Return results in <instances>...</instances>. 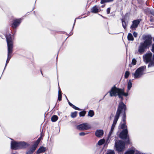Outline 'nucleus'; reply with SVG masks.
I'll list each match as a JSON object with an SVG mask.
<instances>
[{"label": "nucleus", "mask_w": 154, "mask_h": 154, "mask_svg": "<svg viewBox=\"0 0 154 154\" xmlns=\"http://www.w3.org/2000/svg\"><path fill=\"white\" fill-rule=\"evenodd\" d=\"M136 63H137L136 60L134 58L132 60V63H131L132 64L134 65H135L136 64Z\"/></svg>", "instance_id": "nucleus-32"}, {"label": "nucleus", "mask_w": 154, "mask_h": 154, "mask_svg": "<svg viewBox=\"0 0 154 154\" xmlns=\"http://www.w3.org/2000/svg\"><path fill=\"white\" fill-rule=\"evenodd\" d=\"M72 107L73 108H74V109H75L77 110H80V109L79 108L76 107V106H75L74 105H73V106H72Z\"/></svg>", "instance_id": "nucleus-37"}, {"label": "nucleus", "mask_w": 154, "mask_h": 154, "mask_svg": "<svg viewBox=\"0 0 154 154\" xmlns=\"http://www.w3.org/2000/svg\"><path fill=\"white\" fill-rule=\"evenodd\" d=\"M125 108L124 104L122 102H120L119 104V106H118V107L115 117L110 131L108 135L107 139L106 141V143H109V139L111 138V136L113 133L115 126L119 118L121 111L122 110L125 109Z\"/></svg>", "instance_id": "nucleus-1"}, {"label": "nucleus", "mask_w": 154, "mask_h": 154, "mask_svg": "<svg viewBox=\"0 0 154 154\" xmlns=\"http://www.w3.org/2000/svg\"><path fill=\"white\" fill-rule=\"evenodd\" d=\"M75 21H74V23H75ZM74 24H75V23H74Z\"/></svg>", "instance_id": "nucleus-48"}, {"label": "nucleus", "mask_w": 154, "mask_h": 154, "mask_svg": "<svg viewBox=\"0 0 154 154\" xmlns=\"http://www.w3.org/2000/svg\"><path fill=\"white\" fill-rule=\"evenodd\" d=\"M145 41L141 42L138 48L137 51L136 52V54H143L145 51V50L152 43V38L150 36H146L145 38Z\"/></svg>", "instance_id": "nucleus-2"}, {"label": "nucleus", "mask_w": 154, "mask_h": 154, "mask_svg": "<svg viewBox=\"0 0 154 154\" xmlns=\"http://www.w3.org/2000/svg\"><path fill=\"white\" fill-rule=\"evenodd\" d=\"M110 8H108L107 9L106 11L107 14H109L110 13Z\"/></svg>", "instance_id": "nucleus-40"}, {"label": "nucleus", "mask_w": 154, "mask_h": 154, "mask_svg": "<svg viewBox=\"0 0 154 154\" xmlns=\"http://www.w3.org/2000/svg\"><path fill=\"white\" fill-rule=\"evenodd\" d=\"M35 149V148L31 149L30 150L27 151L26 152V154H32Z\"/></svg>", "instance_id": "nucleus-25"}, {"label": "nucleus", "mask_w": 154, "mask_h": 154, "mask_svg": "<svg viewBox=\"0 0 154 154\" xmlns=\"http://www.w3.org/2000/svg\"><path fill=\"white\" fill-rule=\"evenodd\" d=\"M19 142H12L11 144V148L15 149H19Z\"/></svg>", "instance_id": "nucleus-11"}, {"label": "nucleus", "mask_w": 154, "mask_h": 154, "mask_svg": "<svg viewBox=\"0 0 154 154\" xmlns=\"http://www.w3.org/2000/svg\"><path fill=\"white\" fill-rule=\"evenodd\" d=\"M113 0H101L100 2L101 4H103L106 2H111Z\"/></svg>", "instance_id": "nucleus-29"}, {"label": "nucleus", "mask_w": 154, "mask_h": 154, "mask_svg": "<svg viewBox=\"0 0 154 154\" xmlns=\"http://www.w3.org/2000/svg\"><path fill=\"white\" fill-rule=\"evenodd\" d=\"M103 133L104 132L103 130H97L96 131L95 134L97 137H100L103 136Z\"/></svg>", "instance_id": "nucleus-13"}, {"label": "nucleus", "mask_w": 154, "mask_h": 154, "mask_svg": "<svg viewBox=\"0 0 154 154\" xmlns=\"http://www.w3.org/2000/svg\"><path fill=\"white\" fill-rule=\"evenodd\" d=\"M153 60H154V55H153Z\"/></svg>", "instance_id": "nucleus-47"}, {"label": "nucleus", "mask_w": 154, "mask_h": 154, "mask_svg": "<svg viewBox=\"0 0 154 154\" xmlns=\"http://www.w3.org/2000/svg\"><path fill=\"white\" fill-rule=\"evenodd\" d=\"M47 150L46 148L43 146L40 147L37 151V154L42 153Z\"/></svg>", "instance_id": "nucleus-16"}, {"label": "nucleus", "mask_w": 154, "mask_h": 154, "mask_svg": "<svg viewBox=\"0 0 154 154\" xmlns=\"http://www.w3.org/2000/svg\"><path fill=\"white\" fill-rule=\"evenodd\" d=\"M58 117L56 115L53 116L51 118V120L53 122H55L57 120Z\"/></svg>", "instance_id": "nucleus-23"}, {"label": "nucleus", "mask_w": 154, "mask_h": 154, "mask_svg": "<svg viewBox=\"0 0 154 154\" xmlns=\"http://www.w3.org/2000/svg\"><path fill=\"white\" fill-rule=\"evenodd\" d=\"M135 154H143L140 152V151H136Z\"/></svg>", "instance_id": "nucleus-39"}, {"label": "nucleus", "mask_w": 154, "mask_h": 154, "mask_svg": "<svg viewBox=\"0 0 154 154\" xmlns=\"http://www.w3.org/2000/svg\"><path fill=\"white\" fill-rule=\"evenodd\" d=\"M135 152V149H130L126 151L125 154H134Z\"/></svg>", "instance_id": "nucleus-20"}, {"label": "nucleus", "mask_w": 154, "mask_h": 154, "mask_svg": "<svg viewBox=\"0 0 154 154\" xmlns=\"http://www.w3.org/2000/svg\"><path fill=\"white\" fill-rule=\"evenodd\" d=\"M12 51L13 50H8V58L6 61L5 67L9 62V60L11 57V54L12 53Z\"/></svg>", "instance_id": "nucleus-14"}, {"label": "nucleus", "mask_w": 154, "mask_h": 154, "mask_svg": "<svg viewBox=\"0 0 154 154\" xmlns=\"http://www.w3.org/2000/svg\"><path fill=\"white\" fill-rule=\"evenodd\" d=\"M86 113V112L85 111H83L80 112L79 113V116H85Z\"/></svg>", "instance_id": "nucleus-28"}, {"label": "nucleus", "mask_w": 154, "mask_h": 154, "mask_svg": "<svg viewBox=\"0 0 154 154\" xmlns=\"http://www.w3.org/2000/svg\"><path fill=\"white\" fill-rule=\"evenodd\" d=\"M88 133H84V132H81L79 133V135L80 136H84L85 135H86Z\"/></svg>", "instance_id": "nucleus-35"}, {"label": "nucleus", "mask_w": 154, "mask_h": 154, "mask_svg": "<svg viewBox=\"0 0 154 154\" xmlns=\"http://www.w3.org/2000/svg\"><path fill=\"white\" fill-rule=\"evenodd\" d=\"M129 74H130V73H129V72H128V71H126L125 72V78H127L129 76Z\"/></svg>", "instance_id": "nucleus-30"}, {"label": "nucleus", "mask_w": 154, "mask_h": 154, "mask_svg": "<svg viewBox=\"0 0 154 154\" xmlns=\"http://www.w3.org/2000/svg\"><path fill=\"white\" fill-rule=\"evenodd\" d=\"M125 142L121 140L119 142H116L115 146L116 150L119 152H121L123 151L125 147Z\"/></svg>", "instance_id": "nucleus-5"}, {"label": "nucleus", "mask_w": 154, "mask_h": 154, "mask_svg": "<svg viewBox=\"0 0 154 154\" xmlns=\"http://www.w3.org/2000/svg\"><path fill=\"white\" fill-rule=\"evenodd\" d=\"M19 149L25 148L28 146V145L24 141L19 142Z\"/></svg>", "instance_id": "nucleus-12"}, {"label": "nucleus", "mask_w": 154, "mask_h": 154, "mask_svg": "<svg viewBox=\"0 0 154 154\" xmlns=\"http://www.w3.org/2000/svg\"><path fill=\"white\" fill-rule=\"evenodd\" d=\"M77 112H72L71 114V117L72 118L76 117L77 116Z\"/></svg>", "instance_id": "nucleus-27"}, {"label": "nucleus", "mask_w": 154, "mask_h": 154, "mask_svg": "<svg viewBox=\"0 0 154 154\" xmlns=\"http://www.w3.org/2000/svg\"><path fill=\"white\" fill-rule=\"evenodd\" d=\"M129 66L130 67H131L132 66L131 65L129 64Z\"/></svg>", "instance_id": "nucleus-46"}, {"label": "nucleus", "mask_w": 154, "mask_h": 154, "mask_svg": "<svg viewBox=\"0 0 154 154\" xmlns=\"http://www.w3.org/2000/svg\"><path fill=\"white\" fill-rule=\"evenodd\" d=\"M128 40L130 41H133L134 40V38L132 34L131 33H129L127 36Z\"/></svg>", "instance_id": "nucleus-21"}, {"label": "nucleus", "mask_w": 154, "mask_h": 154, "mask_svg": "<svg viewBox=\"0 0 154 154\" xmlns=\"http://www.w3.org/2000/svg\"><path fill=\"white\" fill-rule=\"evenodd\" d=\"M132 86V83L131 82V80H130L128 83V89L127 90V92L126 93H128V92L131 88Z\"/></svg>", "instance_id": "nucleus-18"}, {"label": "nucleus", "mask_w": 154, "mask_h": 154, "mask_svg": "<svg viewBox=\"0 0 154 154\" xmlns=\"http://www.w3.org/2000/svg\"><path fill=\"white\" fill-rule=\"evenodd\" d=\"M68 103H69V105H70V106H71L72 107L73 105L71 103H70L69 102V101L68 100Z\"/></svg>", "instance_id": "nucleus-44"}, {"label": "nucleus", "mask_w": 154, "mask_h": 154, "mask_svg": "<svg viewBox=\"0 0 154 154\" xmlns=\"http://www.w3.org/2000/svg\"><path fill=\"white\" fill-rule=\"evenodd\" d=\"M8 46V50H13V42L12 41L11 35H7L6 36Z\"/></svg>", "instance_id": "nucleus-6"}, {"label": "nucleus", "mask_w": 154, "mask_h": 154, "mask_svg": "<svg viewBox=\"0 0 154 154\" xmlns=\"http://www.w3.org/2000/svg\"><path fill=\"white\" fill-rule=\"evenodd\" d=\"M124 105L125 106V109L121 110L120 113L122 112H124L123 117V123H125V120H126V116H125V110H126V105L125 104H124Z\"/></svg>", "instance_id": "nucleus-19"}, {"label": "nucleus", "mask_w": 154, "mask_h": 154, "mask_svg": "<svg viewBox=\"0 0 154 154\" xmlns=\"http://www.w3.org/2000/svg\"><path fill=\"white\" fill-rule=\"evenodd\" d=\"M140 22L139 20H134L133 22V23L131 27V28L132 29L133 28H135L138 26Z\"/></svg>", "instance_id": "nucleus-15"}, {"label": "nucleus", "mask_w": 154, "mask_h": 154, "mask_svg": "<svg viewBox=\"0 0 154 154\" xmlns=\"http://www.w3.org/2000/svg\"><path fill=\"white\" fill-rule=\"evenodd\" d=\"M127 126L126 125L125 123L122 124L121 126V128L122 129L125 128H126Z\"/></svg>", "instance_id": "nucleus-34"}, {"label": "nucleus", "mask_w": 154, "mask_h": 154, "mask_svg": "<svg viewBox=\"0 0 154 154\" xmlns=\"http://www.w3.org/2000/svg\"><path fill=\"white\" fill-rule=\"evenodd\" d=\"M109 93L110 96L111 97L113 96L116 97L118 95L119 98H121V101L119 102V105L121 102H122L124 104L122 101L123 99V96H124L126 97L128 95V93H125L124 92L123 89L118 88L115 86L112 88Z\"/></svg>", "instance_id": "nucleus-3"}, {"label": "nucleus", "mask_w": 154, "mask_h": 154, "mask_svg": "<svg viewBox=\"0 0 154 154\" xmlns=\"http://www.w3.org/2000/svg\"><path fill=\"white\" fill-rule=\"evenodd\" d=\"M21 21V19H18L14 20L12 25V27L14 28H16L20 23Z\"/></svg>", "instance_id": "nucleus-10"}, {"label": "nucleus", "mask_w": 154, "mask_h": 154, "mask_svg": "<svg viewBox=\"0 0 154 154\" xmlns=\"http://www.w3.org/2000/svg\"><path fill=\"white\" fill-rule=\"evenodd\" d=\"M62 98V94L61 92L60 89L58 91V100L59 101L61 100Z\"/></svg>", "instance_id": "nucleus-24"}, {"label": "nucleus", "mask_w": 154, "mask_h": 154, "mask_svg": "<svg viewBox=\"0 0 154 154\" xmlns=\"http://www.w3.org/2000/svg\"><path fill=\"white\" fill-rule=\"evenodd\" d=\"M128 131L127 129H125L123 130L120 134V137L122 139H125L127 137Z\"/></svg>", "instance_id": "nucleus-9"}, {"label": "nucleus", "mask_w": 154, "mask_h": 154, "mask_svg": "<svg viewBox=\"0 0 154 154\" xmlns=\"http://www.w3.org/2000/svg\"><path fill=\"white\" fill-rule=\"evenodd\" d=\"M146 69L145 66H142L138 68L136 70L135 73L133 74L134 78L135 79H137L141 77L144 74V72Z\"/></svg>", "instance_id": "nucleus-4"}, {"label": "nucleus", "mask_w": 154, "mask_h": 154, "mask_svg": "<svg viewBox=\"0 0 154 154\" xmlns=\"http://www.w3.org/2000/svg\"><path fill=\"white\" fill-rule=\"evenodd\" d=\"M100 11L99 9L97 6H95L93 7L91 9V12L94 13H97Z\"/></svg>", "instance_id": "nucleus-17"}, {"label": "nucleus", "mask_w": 154, "mask_h": 154, "mask_svg": "<svg viewBox=\"0 0 154 154\" xmlns=\"http://www.w3.org/2000/svg\"><path fill=\"white\" fill-rule=\"evenodd\" d=\"M122 26L123 27V28L125 29L126 27V24L125 21L123 20H122Z\"/></svg>", "instance_id": "nucleus-33"}, {"label": "nucleus", "mask_w": 154, "mask_h": 154, "mask_svg": "<svg viewBox=\"0 0 154 154\" xmlns=\"http://www.w3.org/2000/svg\"><path fill=\"white\" fill-rule=\"evenodd\" d=\"M154 66V62H150L149 64L148 65V67H150Z\"/></svg>", "instance_id": "nucleus-31"}, {"label": "nucleus", "mask_w": 154, "mask_h": 154, "mask_svg": "<svg viewBox=\"0 0 154 154\" xmlns=\"http://www.w3.org/2000/svg\"><path fill=\"white\" fill-rule=\"evenodd\" d=\"M41 140V137H40L39 138L38 140H37L36 141L37 142V143H39L40 142V140Z\"/></svg>", "instance_id": "nucleus-42"}, {"label": "nucleus", "mask_w": 154, "mask_h": 154, "mask_svg": "<svg viewBox=\"0 0 154 154\" xmlns=\"http://www.w3.org/2000/svg\"><path fill=\"white\" fill-rule=\"evenodd\" d=\"M105 142V140L103 139L100 140L98 142L97 144L99 145H101L103 144Z\"/></svg>", "instance_id": "nucleus-26"}, {"label": "nucleus", "mask_w": 154, "mask_h": 154, "mask_svg": "<svg viewBox=\"0 0 154 154\" xmlns=\"http://www.w3.org/2000/svg\"><path fill=\"white\" fill-rule=\"evenodd\" d=\"M151 14H152L153 15H154V12H153V11H152L151 12Z\"/></svg>", "instance_id": "nucleus-45"}, {"label": "nucleus", "mask_w": 154, "mask_h": 154, "mask_svg": "<svg viewBox=\"0 0 154 154\" xmlns=\"http://www.w3.org/2000/svg\"><path fill=\"white\" fill-rule=\"evenodd\" d=\"M152 52H154V44L152 45Z\"/></svg>", "instance_id": "nucleus-43"}, {"label": "nucleus", "mask_w": 154, "mask_h": 154, "mask_svg": "<svg viewBox=\"0 0 154 154\" xmlns=\"http://www.w3.org/2000/svg\"><path fill=\"white\" fill-rule=\"evenodd\" d=\"M39 144L38 143H37V142L36 141L35 144V147H34V148H35V149L36 148V147H37V145H38V144Z\"/></svg>", "instance_id": "nucleus-41"}, {"label": "nucleus", "mask_w": 154, "mask_h": 154, "mask_svg": "<svg viewBox=\"0 0 154 154\" xmlns=\"http://www.w3.org/2000/svg\"><path fill=\"white\" fill-rule=\"evenodd\" d=\"M152 55V54L150 52L143 55V57L144 61L146 63L150 62L151 60Z\"/></svg>", "instance_id": "nucleus-8"}, {"label": "nucleus", "mask_w": 154, "mask_h": 154, "mask_svg": "<svg viewBox=\"0 0 154 154\" xmlns=\"http://www.w3.org/2000/svg\"><path fill=\"white\" fill-rule=\"evenodd\" d=\"M133 35L134 37H136L137 36V33L135 32H133Z\"/></svg>", "instance_id": "nucleus-38"}, {"label": "nucleus", "mask_w": 154, "mask_h": 154, "mask_svg": "<svg viewBox=\"0 0 154 154\" xmlns=\"http://www.w3.org/2000/svg\"><path fill=\"white\" fill-rule=\"evenodd\" d=\"M91 125L88 123H84L77 126V129L81 131H85L91 128Z\"/></svg>", "instance_id": "nucleus-7"}, {"label": "nucleus", "mask_w": 154, "mask_h": 154, "mask_svg": "<svg viewBox=\"0 0 154 154\" xmlns=\"http://www.w3.org/2000/svg\"><path fill=\"white\" fill-rule=\"evenodd\" d=\"M106 154H115L114 151L113 150H110Z\"/></svg>", "instance_id": "nucleus-36"}, {"label": "nucleus", "mask_w": 154, "mask_h": 154, "mask_svg": "<svg viewBox=\"0 0 154 154\" xmlns=\"http://www.w3.org/2000/svg\"><path fill=\"white\" fill-rule=\"evenodd\" d=\"M94 115V111L92 110H90L88 111V116L91 117H92Z\"/></svg>", "instance_id": "nucleus-22"}]
</instances>
